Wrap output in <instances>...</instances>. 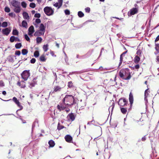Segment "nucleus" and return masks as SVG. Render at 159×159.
Here are the masks:
<instances>
[{"label": "nucleus", "instance_id": "f257e3e1", "mask_svg": "<svg viewBox=\"0 0 159 159\" xmlns=\"http://www.w3.org/2000/svg\"><path fill=\"white\" fill-rule=\"evenodd\" d=\"M62 102L66 105L71 106L75 104L74 97L71 95H66L62 100Z\"/></svg>", "mask_w": 159, "mask_h": 159}, {"label": "nucleus", "instance_id": "f03ea898", "mask_svg": "<svg viewBox=\"0 0 159 159\" xmlns=\"http://www.w3.org/2000/svg\"><path fill=\"white\" fill-rule=\"evenodd\" d=\"M119 75L121 78L125 80H128L131 77L130 74L128 69L121 70L119 73Z\"/></svg>", "mask_w": 159, "mask_h": 159}, {"label": "nucleus", "instance_id": "7ed1b4c3", "mask_svg": "<svg viewBox=\"0 0 159 159\" xmlns=\"http://www.w3.org/2000/svg\"><path fill=\"white\" fill-rule=\"evenodd\" d=\"M61 83V85H57L55 86L53 89V90H52L50 92L49 94L52 95L53 93L60 92L62 89L65 86V84L63 82H62Z\"/></svg>", "mask_w": 159, "mask_h": 159}, {"label": "nucleus", "instance_id": "20e7f679", "mask_svg": "<svg viewBox=\"0 0 159 159\" xmlns=\"http://www.w3.org/2000/svg\"><path fill=\"white\" fill-rule=\"evenodd\" d=\"M21 77L25 80H26L30 76L29 70H25L21 74Z\"/></svg>", "mask_w": 159, "mask_h": 159}, {"label": "nucleus", "instance_id": "39448f33", "mask_svg": "<svg viewBox=\"0 0 159 159\" xmlns=\"http://www.w3.org/2000/svg\"><path fill=\"white\" fill-rule=\"evenodd\" d=\"M127 101L125 98H121L118 102V104L120 106L123 107L127 104Z\"/></svg>", "mask_w": 159, "mask_h": 159}, {"label": "nucleus", "instance_id": "423d86ee", "mask_svg": "<svg viewBox=\"0 0 159 159\" xmlns=\"http://www.w3.org/2000/svg\"><path fill=\"white\" fill-rule=\"evenodd\" d=\"M143 3V2L141 1L139 2H137V3L135 4L134 5V7L132 9H131L130 10H138V9H139V7H142L143 6L142 4Z\"/></svg>", "mask_w": 159, "mask_h": 159}, {"label": "nucleus", "instance_id": "0eeeda50", "mask_svg": "<svg viewBox=\"0 0 159 159\" xmlns=\"http://www.w3.org/2000/svg\"><path fill=\"white\" fill-rule=\"evenodd\" d=\"M12 5L16 8L20 9V2L16 0H12L11 2Z\"/></svg>", "mask_w": 159, "mask_h": 159}, {"label": "nucleus", "instance_id": "6e6552de", "mask_svg": "<svg viewBox=\"0 0 159 159\" xmlns=\"http://www.w3.org/2000/svg\"><path fill=\"white\" fill-rule=\"evenodd\" d=\"M11 30V28L10 27L8 28H6L4 29H3L2 31V33L3 34L6 35H8Z\"/></svg>", "mask_w": 159, "mask_h": 159}, {"label": "nucleus", "instance_id": "1a4fd4ad", "mask_svg": "<svg viewBox=\"0 0 159 159\" xmlns=\"http://www.w3.org/2000/svg\"><path fill=\"white\" fill-rule=\"evenodd\" d=\"M68 106L66 105L63 102L60 103L57 106V109L60 111H61L65 110L66 108V107Z\"/></svg>", "mask_w": 159, "mask_h": 159}, {"label": "nucleus", "instance_id": "9d476101", "mask_svg": "<svg viewBox=\"0 0 159 159\" xmlns=\"http://www.w3.org/2000/svg\"><path fill=\"white\" fill-rule=\"evenodd\" d=\"M67 118L68 119H70L71 121H73L75 119V116L73 113H70L68 115Z\"/></svg>", "mask_w": 159, "mask_h": 159}, {"label": "nucleus", "instance_id": "9b49d317", "mask_svg": "<svg viewBox=\"0 0 159 159\" xmlns=\"http://www.w3.org/2000/svg\"><path fill=\"white\" fill-rule=\"evenodd\" d=\"M65 139L67 142L70 143L72 141V138L70 135H67L65 136Z\"/></svg>", "mask_w": 159, "mask_h": 159}, {"label": "nucleus", "instance_id": "f8f14e48", "mask_svg": "<svg viewBox=\"0 0 159 159\" xmlns=\"http://www.w3.org/2000/svg\"><path fill=\"white\" fill-rule=\"evenodd\" d=\"M28 34L30 36H32V34L34 32V27L32 25L30 26L29 28L28 29Z\"/></svg>", "mask_w": 159, "mask_h": 159}, {"label": "nucleus", "instance_id": "ddd939ff", "mask_svg": "<svg viewBox=\"0 0 159 159\" xmlns=\"http://www.w3.org/2000/svg\"><path fill=\"white\" fill-rule=\"evenodd\" d=\"M44 32L41 31L40 30L37 31L34 34L35 36H40L43 35L44 34Z\"/></svg>", "mask_w": 159, "mask_h": 159}, {"label": "nucleus", "instance_id": "4468645a", "mask_svg": "<svg viewBox=\"0 0 159 159\" xmlns=\"http://www.w3.org/2000/svg\"><path fill=\"white\" fill-rule=\"evenodd\" d=\"M17 84L21 88H24L25 87V83L23 81H22L21 82H18Z\"/></svg>", "mask_w": 159, "mask_h": 159}, {"label": "nucleus", "instance_id": "2eb2a0df", "mask_svg": "<svg viewBox=\"0 0 159 159\" xmlns=\"http://www.w3.org/2000/svg\"><path fill=\"white\" fill-rule=\"evenodd\" d=\"M155 49L156 51L154 52V54L157 55L159 53V44H155Z\"/></svg>", "mask_w": 159, "mask_h": 159}, {"label": "nucleus", "instance_id": "dca6fc26", "mask_svg": "<svg viewBox=\"0 0 159 159\" xmlns=\"http://www.w3.org/2000/svg\"><path fill=\"white\" fill-rule=\"evenodd\" d=\"M36 80V79L34 78L33 80L30 82V85L29 86L30 87L32 88L35 86V85L36 84V82L35 81Z\"/></svg>", "mask_w": 159, "mask_h": 159}, {"label": "nucleus", "instance_id": "f3484780", "mask_svg": "<svg viewBox=\"0 0 159 159\" xmlns=\"http://www.w3.org/2000/svg\"><path fill=\"white\" fill-rule=\"evenodd\" d=\"M129 101L130 104H132L133 103V102L134 98H133V95L132 94L131 92L129 94Z\"/></svg>", "mask_w": 159, "mask_h": 159}, {"label": "nucleus", "instance_id": "a211bd4d", "mask_svg": "<svg viewBox=\"0 0 159 159\" xmlns=\"http://www.w3.org/2000/svg\"><path fill=\"white\" fill-rule=\"evenodd\" d=\"M138 12V11H130L128 12V14L129 16H130Z\"/></svg>", "mask_w": 159, "mask_h": 159}, {"label": "nucleus", "instance_id": "6ab92c4d", "mask_svg": "<svg viewBox=\"0 0 159 159\" xmlns=\"http://www.w3.org/2000/svg\"><path fill=\"white\" fill-rule=\"evenodd\" d=\"M62 2H58V1L57 2H56L55 4H54V6L55 7H57V9H59L60 7L62 6Z\"/></svg>", "mask_w": 159, "mask_h": 159}, {"label": "nucleus", "instance_id": "aec40b11", "mask_svg": "<svg viewBox=\"0 0 159 159\" xmlns=\"http://www.w3.org/2000/svg\"><path fill=\"white\" fill-rule=\"evenodd\" d=\"M45 13L48 16L52 15L53 13V11H44Z\"/></svg>", "mask_w": 159, "mask_h": 159}, {"label": "nucleus", "instance_id": "412c9836", "mask_svg": "<svg viewBox=\"0 0 159 159\" xmlns=\"http://www.w3.org/2000/svg\"><path fill=\"white\" fill-rule=\"evenodd\" d=\"M23 16L24 19L29 20L30 19L29 16L28 14L25 12H23Z\"/></svg>", "mask_w": 159, "mask_h": 159}, {"label": "nucleus", "instance_id": "4be33fe9", "mask_svg": "<svg viewBox=\"0 0 159 159\" xmlns=\"http://www.w3.org/2000/svg\"><path fill=\"white\" fill-rule=\"evenodd\" d=\"M40 30L44 33L45 31V27L43 24H41L39 26Z\"/></svg>", "mask_w": 159, "mask_h": 159}, {"label": "nucleus", "instance_id": "5701e85b", "mask_svg": "<svg viewBox=\"0 0 159 159\" xmlns=\"http://www.w3.org/2000/svg\"><path fill=\"white\" fill-rule=\"evenodd\" d=\"M48 144L49 145V146L51 147H53L55 145L54 142L52 140H51L49 141Z\"/></svg>", "mask_w": 159, "mask_h": 159}, {"label": "nucleus", "instance_id": "b1692460", "mask_svg": "<svg viewBox=\"0 0 159 159\" xmlns=\"http://www.w3.org/2000/svg\"><path fill=\"white\" fill-rule=\"evenodd\" d=\"M140 60V58L138 56H136L134 58V62L136 63H138Z\"/></svg>", "mask_w": 159, "mask_h": 159}, {"label": "nucleus", "instance_id": "393cba45", "mask_svg": "<svg viewBox=\"0 0 159 159\" xmlns=\"http://www.w3.org/2000/svg\"><path fill=\"white\" fill-rule=\"evenodd\" d=\"M46 59L45 58V56L44 55H41L40 58L39 60L40 61H45L46 60Z\"/></svg>", "mask_w": 159, "mask_h": 159}, {"label": "nucleus", "instance_id": "a878e982", "mask_svg": "<svg viewBox=\"0 0 159 159\" xmlns=\"http://www.w3.org/2000/svg\"><path fill=\"white\" fill-rule=\"evenodd\" d=\"M64 128H65L64 126L61 125L59 122L58 123L57 127V129L58 130H60L61 129H63Z\"/></svg>", "mask_w": 159, "mask_h": 159}, {"label": "nucleus", "instance_id": "bb28decb", "mask_svg": "<svg viewBox=\"0 0 159 159\" xmlns=\"http://www.w3.org/2000/svg\"><path fill=\"white\" fill-rule=\"evenodd\" d=\"M37 43H41L42 41V39L41 37H38L36 39Z\"/></svg>", "mask_w": 159, "mask_h": 159}, {"label": "nucleus", "instance_id": "cd10ccee", "mask_svg": "<svg viewBox=\"0 0 159 159\" xmlns=\"http://www.w3.org/2000/svg\"><path fill=\"white\" fill-rule=\"evenodd\" d=\"M22 24L23 27L26 28L27 27V23L25 21L23 20L22 22Z\"/></svg>", "mask_w": 159, "mask_h": 159}, {"label": "nucleus", "instance_id": "c85d7f7f", "mask_svg": "<svg viewBox=\"0 0 159 159\" xmlns=\"http://www.w3.org/2000/svg\"><path fill=\"white\" fill-rule=\"evenodd\" d=\"M48 44L44 45L43 47V49L44 52H46L48 51Z\"/></svg>", "mask_w": 159, "mask_h": 159}, {"label": "nucleus", "instance_id": "c756f323", "mask_svg": "<svg viewBox=\"0 0 159 159\" xmlns=\"http://www.w3.org/2000/svg\"><path fill=\"white\" fill-rule=\"evenodd\" d=\"M28 52V51L27 49H24L22 50V53L23 55H25Z\"/></svg>", "mask_w": 159, "mask_h": 159}, {"label": "nucleus", "instance_id": "7c9ffc66", "mask_svg": "<svg viewBox=\"0 0 159 159\" xmlns=\"http://www.w3.org/2000/svg\"><path fill=\"white\" fill-rule=\"evenodd\" d=\"M121 112L124 114H125L127 112V108H121L120 109Z\"/></svg>", "mask_w": 159, "mask_h": 159}, {"label": "nucleus", "instance_id": "2f4dec72", "mask_svg": "<svg viewBox=\"0 0 159 159\" xmlns=\"http://www.w3.org/2000/svg\"><path fill=\"white\" fill-rule=\"evenodd\" d=\"M21 44L20 43H18L16 44L15 47L16 48L19 49L21 47Z\"/></svg>", "mask_w": 159, "mask_h": 159}, {"label": "nucleus", "instance_id": "473e14b6", "mask_svg": "<svg viewBox=\"0 0 159 159\" xmlns=\"http://www.w3.org/2000/svg\"><path fill=\"white\" fill-rule=\"evenodd\" d=\"M78 15L80 17H82L84 16V14L81 11H79L78 13Z\"/></svg>", "mask_w": 159, "mask_h": 159}, {"label": "nucleus", "instance_id": "72a5a7b5", "mask_svg": "<svg viewBox=\"0 0 159 159\" xmlns=\"http://www.w3.org/2000/svg\"><path fill=\"white\" fill-rule=\"evenodd\" d=\"M39 51H35L34 53V56L36 57H38L39 56Z\"/></svg>", "mask_w": 159, "mask_h": 159}, {"label": "nucleus", "instance_id": "f704fd0d", "mask_svg": "<svg viewBox=\"0 0 159 159\" xmlns=\"http://www.w3.org/2000/svg\"><path fill=\"white\" fill-rule=\"evenodd\" d=\"M12 34L14 35H17L18 34V32L16 30H13L12 31Z\"/></svg>", "mask_w": 159, "mask_h": 159}, {"label": "nucleus", "instance_id": "c9c22d12", "mask_svg": "<svg viewBox=\"0 0 159 159\" xmlns=\"http://www.w3.org/2000/svg\"><path fill=\"white\" fill-rule=\"evenodd\" d=\"M64 54L65 56V62L66 63V64L67 65H68L69 64V63L68 62V57H67V55L66 54V53L64 52Z\"/></svg>", "mask_w": 159, "mask_h": 159}, {"label": "nucleus", "instance_id": "e433bc0d", "mask_svg": "<svg viewBox=\"0 0 159 159\" xmlns=\"http://www.w3.org/2000/svg\"><path fill=\"white\" fill-rule=\"evenodd\" d=\"M7 22H3L1 25V26L2 27H6L7 26Z\"/></svg>", "mask_w": 159, "mask_h": 159}, {"label": "nucleus", "instance_id": "4c0bfd02", "mask_svg": "<svg viewBox=\"0 0 159 159\" xmlns=\"http://www.w3.org/2000/svg\"><path fill=\"white\" fill-rule=\"evenodd\" d=\"M16 37L14 36H11L10 39V41L11 42H13L15 41Z\"/></svg>", "mask_w": 159, "mask_h": 159}, {"label": "nucleus", "instance_id": "58836bf2", "mask_svg": "<svg viewBox=\"0 0 159 159\" xmlns=\"http://www.w3.org/2000/svg\"><path fill=\"white\" fill-rule=\"evenodd\" d=\"M21 5L23 8H25L27 6V4L25 2L23 1L21 2Z\"/></svg>", "mask_w": 159, "mask_h": 159}, {"label": "nucleus", "instance_id": "ea45409f", "mask_svg": "<svg viewBox=\"0 0 159 159\" xmlns=\"http://www.w3.org/2000/svg\"><path fill=\"white\" fill-rule=\"evenodd\" d=\"M13 100L16 104H19V102L17 100V98L15 97H14L13 98Z\"/></svg>", "mask_w": 159, "mask_h": 159}, {"label": "nucleus", "instance_id": "a19ab883", "mask_svg": "<svg viewBox=\"0 0 159 159\" xmlns=\"http://www.w3.org/2000/svg\"><path fill=\"white\" fill-rule=\"evenodd\" d=\"M38 121L37 120H35L33 123L32 127V130H33V128L35 127L36 124H38Z\"/></svg>", "mask_w": 159, "mask_h": 159}, {"label": "nucleus", "instance_id": "79ce46f5", "mask_svg": "<svg viewBox=\"0 0 159 159\" xmlns=\"http://www.w3.org/2000/svg\"><path fill=\"white\" fill-rule=\"evenodd\" d=\"M114 106H115L114 103V102H112V103L111 106L110 107H109V111H110V109H111V111H112L113 110V109H114Z\"/></svg>", "mask_w": 159, "mask_h": 159}, {"label": "nucleus", "instance_id": "37998d69", "mask_svg": "<svg viewBox=\"0 0 159 159\" xmlns=\"http://www.w3.org/2000/svg\"><path fill=\"white\" fill-rule=\"evenodd\" d=\"M68 87L69 88H71L72 87L73 84L71 81H69L68 82Z\"/></svg>", "mask_w": 159, "mask_h": 159}, {"label": "nucleus", "instance_id": "c03bdc74", "mask_svg": "<svg viewBox=\"0 0 159 159\" xmlns=\"http://www.w3.org/2000/svg\"><path fill=\"white\" fill-rule=\"evenodd\" d=\"M16 104L17 105L18 107H19L20 108V109H18L17 111H16V112H17L18 111H20V110H22V109L23 108V107L21 105H20V102H19V104Z\"/></svg>", "mask_w": 159, "mask_h": 159}, {"label": "nucleus", "instance_id": "a18cd8bd", "mask_svg": "<svg viewBox=\"0 0 159 159\" xmlns=\"http://www.w3.org/2000/svg\"><path fill=\"white\" fill-rule=\"evenodd\" d=\"M30 7L32 8H34L35 7V4L34 3H31L30 4Z\"/></svg>", "mask_w": 159, "mask_h": 159}, {"label": "nucleus", "instance_id": "49530a36", "mask_svg": "<svg viewBox=\"0 0 159 159\" xmlns=\"http://www.w3.org/2000/svg\"><path fill=\"white\" fill-rule=\"evenodd\" d=\"M25 38L27 41H30V39L27 34L25 35Z\"/></svg>", "mask_w": 159, "mask_h": 159}, {"label": "nucleus", "instance_id": "de8ad7c7", "mask_svg": "<svg viewBox=\"0 0 159 159\" xmlns=\"http://www.w3.org/2000/svg\"><path fill=\"white\" fill-rule=\"evenodd\" d=\"M20 52L19 50H16L15 51V54L16 55L19 56L20 55Z\"/></svg>", "mask_w": 159, "mask_h": 159}, {"label": "nucleus", "instance_id": "09e8293b", "mask_svg": "<svg viewBox=\"0 0 159 159\" xmlns=\"http://www.w3.org/2000/svg\"><path fill=\"white\" fill-rule=\"evenodd\" d=\"M9 16L11 17H14L15 16V14L13 12H11L9 13Z\"/></svg>", "mask_w": 159, "mask_h": 159}, {"label": "nucleus", "instance_id": "8fccbe9b", "mask_svg": "<svg viewBox=\"0 0 159 159\" xmlns=\"http://www.w3.org/2000/svg\"><path fill=\"white\" fill-rule=\"evenodd\" d=\"M136 54L140 56L141 54V51L139 49L137 52Z\"/></svg>", "mask_w": 159, "mask_h": 159}, {"label": "nucleus", "instance_id": "3c124183", "mask_svg": "<svg viewBox=\"0 0 159 159\" xmlns=\"http://www.w3.org/2000/svg\"><path fill=\"white\" fill-rule=\"evenodd\" d=\"M148 89H146L145 91L144 96H147L148 94Z\"/></svg>", "mask_w": 159, "mask_h": 159}, {"label": "nucleus", "instance_id": "603ef678", "mask_svg": "<svg viewBox=\"0 0 159 159\" xmlns=\"http://www.w3.org/2000/svg\"><path fill=\"white\" fill-rule=\"evenodd\" d=\"M43 10H52V9L50 7H46L44 8Z\"/></svg>", "mask_w": 159, "mask_h": 159}, {"label": "nucleus", "instance_id": "864d4df0", "mask_svg": "<svg viewBox=\"0 0 159 159\" xmlns=\"http://www.w3.org/2000/svg\"><path fill=\"white\" fill-rule=\"evenodd\" d=\"M30 61L31 63L34 64L36 60L35 58H33L30 60Z\"/></svg>", "mask_w": 159, "mask_h": 159}, {"label": "nucleus", "instance_id": "5fc2aeb1", "mask_svg": "<svg viewBox=\"0 0 159 159\" xmlns=\"http://www.w3.org/2000/svg\"><path fill=\"white\" fill-rule=\"evenodd\" d=\"M34 16L35 17L39 18L40 17V15L39 13H36L35 14Z\"/></svg>", "mask_w": 159, "mask_h": 159}, {"label": "nucleus", "instance_id": "6e6d98bb", "mask_svg": "<svg viewBox=\"0 0 159 159\" xmlns=\"http://www.w3.org/2000/svg\"><path fill=\"white\" fill-rule=\"evenodd\" d=\"M156 62H157L159 64V57L158 55H156Z\"/></svg>", "mask_w": 159, "mask_h": 159}, {"label": "nucleus", "instance_id": "4d7b16f0", "mask_svg": "<svg viewBox=\"0 0 159 159\" xmlns=\"http://www.w3.org/2000/svg\"><path fill=\"white\" fill-rule=\"evenodd\" d=\"M35 22L37 24H39L41 22V20L39 19H36Z\"/></svg>", "mask_w": 159, "mask_h": 159}, {"label": "nucleus", "instance_id": "13d9d810", "mask_svg": "<svg viewBox=\"0 0 159 159\" xmlns=\"http://www.w3.org/2000/svg\"><path fill=\"white\" fill-rule=\"evenodd\" d=\"M4 86V84L2 80L0 81V86L2 87Z\"/></svg>", "mask_w": 159, "mask_h": 159}, {"label": "nucleus", "instance_id": "bf43d9fd", "mask_svg": "<svg viewBox=\"0 0 159 159\" xmlns=\"http://www.w3.org/2000/svg\"><path fill=\"white\" fill-rule=\"evenodd\" d=\"M123 61V57H120V62L119 63V66H120L122 62V61Z\"/></svg>", "mask_w": 159, "mask_h": 159}, {"label": "nucleus", "instance_id": "052dcab7", "mask_svg": "<svg viewBox=\"0 0 159 159\" xmlns=\"http://www.w3.org/2000/svg\"><path fill=\"white\" fill-rule=\"evenodd\" d=\"M65 13L66 15H69L70 14V11H65Z\"/></svg>", "mask_w": 159, "mask_h": 159}, {"label": "nucleus", "instance_id": "680f3d73", "mask_svg": "<svg viewBox=\"0 0 159 159\" xmlns=\"http://www.w3.org/2000/svg\"><path fill=\"white\" fill-rule=\"evenodd\" d=\"M147 96H144V100L145 101V103L146 104L148 102V99L147 98Z\"/></svg>", "mask_w": 159, "mask_h": 159}, {"label": "nucleus", "instance_id": "e2e57ef3", "mask_svg": "<svg viewBox=\"0 0 159 159\" xmlns=\"http://www.w3.org/2000/svg\"><path fill=\"white\" fill-rule=\"evenodd\" d=\"M127 52V51H126L123 52L120 56V57H123V56Z\"/></svg>", "mask_w": 159, "mask_h": 159}, {"label": "nucleus", "instance_id": "0e129e2a", "mask_svg": "<svg viewBox=\"0 0 159 159\" xmlns=\"http://www.w3.org/2000/svg\"><path fill=\"white\" fill-rule=\"evenodd\" d=\"M86 71L84 70H81V71L77 72V73L78 74H81V73H83L84 72Z\"/></svg>", "mask_w": 159, "mask_h": 159}, {"label": "nucleus", "instance_id": "69168bd1", "mask_svg": "<svg viewBox=\"0 0 159 159\" xmlns=\"http://www.w3.org/2000/svg\"><path fill=\"white\" fill-rule=\"evenodd\" d=\"M134 67L136 69H138L139 67V64L136 65Z\"/></svg>", "mask_w": 159, "mask_h": 159}, {"label": "nucleus", "instance_id": "338daca9", "mask_svg": "<svg viewBox=\"0 0 159 159\" xmlns=\"http://www.w3.org/2000/svg\"><path fill=\"white\" fill-rule=\"evenodd\" d=\"M159 40V35H158L155 40V42H157Z\"/></svg>", "mask_w": 159, "mask_h": 159}, {"label": "nucleus", "instance_id": "774afa93", "mask_svg": "<svg viewBox=\"0 0 159 159\" xmlns=\"http://www.w3.org/2000/svg\"><path fill=\"white\" fill-rule=\"evenodd\" d=\"M50 54H51L52 56H54V57H56V55H54V52L53 51H51L50 52Z\"/></svg>", "mask_w": 159, "mask_h": 159}]
</instances>
